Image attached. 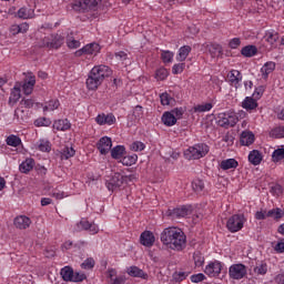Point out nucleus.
I'll return each mask as SVG.
<instances>
[{
	"mask_svg": "<svg viewBox=\"0 0 284 284\" xmlns=\"http://www.w3.org/2000/svg\"><path fill=\"white\" fill-rule=\"evenodd\" d=\"M161 59H162L163 63H172V61H174V52L162 51Z\"/></svg>",
	"mask_w": 284,
	"mask_h": 284,
	"instance_id": "09e8293b",
	"label": "nucleus"
},
{
	"mask_svg": "<svg viewBox=\"0 0 284 284\" xmlns=\"http://www.w3.org/2000/svg\"><path fill=\"white\" fill-rule=\"evenodd\" d=\"M63 281L72 282V278L74 277V270L70 266H64L60 272Z\"/></svg>",
	"mask_w": 284,
	"mask_h": 284,
	"instance_id": "e433bc0d",
	"label": "nucleus"
},
{
	"mask_svg": "<svg viewBox=\"0 0 284 284\" xmlns=\"http://www.w3.org/2000/svg\"><path fill=\"white\" fill-rule=\"evenodd\" d=\"M126 273L129 276H133V278H143L144 281L148 278V273L143 272V270L139 268L138 266L128 267Z\"/></svg>",
	"mask_w": 284,
	"mask_h": 284,
	"instance_id": "412c9836",
	"label": "nucleus"
},
{
	"mask_svg": "<svg viewBox=\"0 0 284 284\" xmlns=\"http://www.w3.org/2000/svg\"><path fill=\"white\" fill-rule=\"evenodd\" d=\"M155 79L158 81H165V79H168V69H164V68L158 69L155 72Z\"/></svg>",
	"mask_w": 284,
	"mask_h": 284,
	"instance_id": "5fc2aeb1",
	"label": "nucleus"
},
{
	"mask_svg": "<svg viewBox=\"0 0 284 284\" xmlns=\"http://www.w3.org/2000/svg\"><path fill=\"white\" fill-rule=\"evenodd\" d=\"M265 40L267 41V43H270L271 45H274L276 43V41H278V32L271 30V31H266L265 33Z\"/></svg>",
	"mask_w": 284,
	"mask_h": 284,
	"instance_id": "79ce46f5",
	"label": "nucleus"
},
{
	"mask_svg": "<svg viewBox=\"0 0 284 284\" xmlns=\"http://www.w3.org/2000/svg\"><path fill=\"white\" fill-rule=\"evenodd\" d=\"M19 99H21V88L14 87L11 90L10 97H9V105H14L19 102Z\"/></svg>",
	"mask_w": 284,
	"mask_h": 284,
	"instance_id": "c756f323",
	"label": "nucleus"
},
{
	"mask_svg": "<svg viewBox=\"0 0 284 284\" xmlns=\"http://www.w3.org/2000/svg\"><path fill=\"white\" fill-rule=\"evenodd\" d=\"M209 153L210 145L206 143H196L184 151V159L187 161H199V159L207 156Z\"/></svg>",
	"mask_w": 284,
	"mask_h": 284,
	"instance_id": "7ed1b4c3",
	"label": "nucleus"
},
{
	"mask_svg": "<svg viewBox=\"0 0 284 284\" xmlns=\"http://www.w3.org/2000/svg\"><path fill=\"white\" fill-rule=\"evenodd\" d=\"M193 261L195 267H203V265L205 264V257L203 256V253H201V251H195L193 253Z\"/></svg>",
	"mask_w": 284,
	"mask_h": 284,
	"instance_id": "4c0bfd02",
	"label": "nucleus"
},
{
	"mask_svg": "<svg viewBox=\"0 0 284 284\" xmlns=\"http://www.w3.org/2000/svg\"><path fill=\"white\" fill-rule=\"evenodd\" d=\"M67 45L70 50H77V48H81V41L75 40L72 37L67 38Z\"/></svg>",
	"mask_w": 284,
	"mask_h": 284,
	"instance_id": "3c124183",
	"label": "nucleus"
},
{
	"mask_svg": "<svg viewBox=\"0 0 284 284\" xmlns=\"http://www.w3.org/2000/svg\"><path fill=\"white\" fill-rule=\"evenodd\" d=\"M94 265H97V262L93 257H89L84 260V262L81 264L82 270H92L94 268Z\"/></svg>",
	"mask_w": 284,
	"mask_h": 284,
	"instance_id": "864d4df0",
	"label": "nucleus"
},
{
	"mask_svg": "<svg viewBox=\"0 0 284 284\" xmlns=\"http://www.w3.org/2000/svg\"><path fill=\"white\" fill-rule=\"evenodd\" d=\"M37 148L40 152H50L52 150V144L48 140H39Z\"/></svg>",
	"mask_w": 284,
	"mask_h": 284,
	"instance_id": "ea45409f",
	"label": "nucleus"
},
{
	"mask_svg": "<svg viewBox=\"0 0 284 284\" xmlns=\"http://www.w3.org/2000/svg\"><path fill=\"white\" fill-rule=\"evenodd\" d=\"M50 196H52L53 199H57L58 201H61V199H65V192L63 191H59V189H53L50 193Z\"/></svg>",
	"mask_w": 284,
	"mask_h": 284,
	"instance_id": "6e6d98bb",
	"label": "nucleus"
},
{
	"mask_svg": "<svg viewBox=\"0 0 284 284\" xmlns=\"http://www.w3.org/2000/svg\"><path fill=\"white\" fill-rule=\"evenodd\" d=\"M221 170L224 172L227 170H236L239 168V161L236 159H226L220 163Z\"/></svg>",
	"mask_w": 284,
	"mask_h": 284,
	"instance_id": "5701e85b",
	"label": "nucleus"
},
{
	"mask_svg": "<svg viewBox=\"0 0 284 284\" xmlns=\"http://www.w3.org/2000/svg\"><path fill=\"white\" fill-rule=\"evenodd\" d=\"M7 145H10L11 148H19L21 145V138L11 134L6 140Z\"/></svg>",
	"mask_w": 284,
	"mask_h": 284,
	"instance_id": "a19ab883",
	"label": "nucleus"
},
{
	"mask_svg": "<svg viewBox=\"0 0 284 284\" xmlns=\"http://www.w3.org/2000/svg\"><path fill=\"white\" fill-rule=\"evenodd\" d=\"M98 125H114L116 123V116L113 113H102L95 118Z\"/></svg>",
	"mask_w": 284,
	"mask_h": 284,
	"instance_id": "2eb2a0df",
	"label": "nucleus"
},
{
	"mask_svg": "<svg viewBox=\"0 0 284 284\" xmlns=\"http://www.w3.org/2000/svg\"><path fill=\"white\" fill-rule=\"evenodd\" d=\"M241 45V38H233L229 42L231 50H236Z\"/></svg>",
	"mask_w": 284,
	"mask_h": 284,
	"instance_id": "69168bd1",
	"label": "nucleus"
},
{
	"mask_svg": "<svg viewBox=\"0 0 284 284\" xmlns=\"http://www.w3.org/2000/svg\"><path fill=\"white\" fill-rule=\"evenodd\" d=\"M248 161L252 163V165H261V162L263 161V153L258 150H253L248 153Z\"/></svg>",
	"mask_w": 284,
	"mask_h": 284,
	"instance_id": "393cba45",
	"label": "nucleus"
},
{
	"mask_svg": "<svg viewBox=\"0 0 284 284\" xmlns=\"http://www.w3.org/2000/svg\"><path fill=\"white\" fill-rule=\"evenodd\" d=\"M257 53H258V49L256 48V45H253V44L243 47L241 50L242 57H246L248 59H251V57H256Z\"/></svg>",
	"mask_w": 284,
	"mask_h": 284,
	"instance_id": "bb28decb",
	"label": "nucleus"
},
{
	"mask_svg": "<svg viewBox=\"0 0 284 284\" xmlns=\"http://www.w3.org/2000/svg\"><path fill=\"white\" fill-rule=\"evenodd\" d=\"M253 272L257 274V276H265V274H267V263L261 262L253 268Z\"/></svg>",
	"mask_w": 284,
	"mask_h": 284,
	"instance_id": "37998d69",
	"label": "nucleus"
},
{
	"mask_svg": "<svg viewBox=\"0 0 284 284\" xmlns=\"http://www.w3.org/2000/svg\"><path fill=\"white\" fill-rule=\"evenodd\" d=\"M214 105L212 103L197 104L193 108L194 112H210Z\"/></svg>",
	"mask_w": 284,
	"mask_h": 284,
	"instance_id": "de8ad7c7",
	"label": "nucleus"
},
{
	"mask_svg": "<svg viewBox=\"0 0 284 284\" xmlns=\"http://www.w3.org/2000/svg\"><path fill=\"white\" fill-rule=\"evenodd\" d=\"M268 219H274V221H280L284 216V210L281 207H275L267 211Z\"/></svg>",
	"mask_w": 284,
	"mask_h": 284,
	"instance_id": "c9c22d12",
	"label": "nucleus"
},
{
	"mask_svg": "<svg viewBox=\"0 0 284 284\" xmlns=\"http://www.w3.org/2000/svg\"><path fill=\"white\" fill-rule=\"evenodd\" d=\"M229 276L233 278V281H241V278H245L247 276V266L242 263L233 264L229 267Z\"/></svg>",
	"mask_w": 284,
	"mask_h": 284,
	"instance_id": "6e6552de",
	"label": "nucleus"
},
{
	"mask_svg": "<svg viewBox=\"0 0 284 284\" xmlns=\"http://www.w3.org/2000/svg\"><path fill=\"white\" fill-rule=\"evenodd\" d=\"M216 123L220 128L230 130V128H234L236 123H239V115L232 110L219 113L216 116Z\"/></svg>",
	"mask_w": 284,
	"mask_h": 284,
	"instance_id": "20e7f679",
	"label": "nucleus"
},
{
	"mask_svg": "<svg viewBox=\"0 0 284 284\" xmlns=\"http://www.w3.org/2000/svg\"><path fill=\"white\" fill-rule=\"evenodd\" d=\"M71 128H72V124L68 119L55 120L53 122V130H57L58 132H67V130H70Z\"/></svg>",
	"mask_w": 284,
	"mask_h": 284,
	"instance_id": "aec40b11",
	"label": "nucleus"
},
{
	"mask_svg": "<svg viewBox=\"0 0 284 284\" xmlns=\"http://www.w3.org/2000/svg\"><path fill=\"white\" fill-rule=\"evenodd\" d=\"M59 105H61V102H59V100H50L43 105V112H54V110H59Z\"/></svg>",
	"mask_w": 284,
	"mask_h": 284,
	"instance_id": "f704fd0d",
	"label": "nucleus"
},
{
	"mask_svg": "<svg viewBox=\"0 0 284 284\" xmlns=\"http://www.w3.org/2000/svg\"><path fill=\"white\" fill-rule=\"evenodd\" d=\"M19 19H32L34 17V10L22 7L18 10Z\"/></svg>",
	"mask_w": 284,
	"mask_h": 284,
	"instance_id": "473e14b6",
	"label": "nucleus"
},
{
	"mask_svg": "<svg viewBox=\"0 0 284 284\" xmlns=\"http://www.w3.org/2000/svg\"><path fill=\"white\" fill-rule=\"evenodd\" d=\"M246 221L245 215L234 214L227 219L226 230H229L231 234H236V232H241V230H243Z\"/></svg>",
	"mask_w": 284,
	"mask_h": 284,
	"instance_id": "423d86ee",
	"label": "nucleus"
},
{
	"mask_svg": "<svg viewBox=\"0 0 284 284\" xmlns=\"http://www.w3.org/2000/svg\"><path fill=\"white\" fill-rule=\"evenodd\" d=\"M34 85H37V77L29 74L22 85L23 94H26L27 97L32 94V92L34 91Z\"/></svg>",
	"mask_w": 284,
	"mask_h": 284,
	"instance_id": "a211bd4d",
	"label": "nucleus"
},
{
	"mask_svg": "<svg viewBox=\"0 0 284 284\" xmlns=\"http://www.w3.org/2000/svg\"><path fill=\"white\" fill-rule=\"evenodd\" d=\"M160 101L162 105H170V103H172V98L168 92H164L160 95Z\"/></svg>",
	"mask_w": 284,
	"mask_h": 284,
	"instance_id": "e2e57ef3",
	"label": "nucleus"
},
{
	"mask_svg": "<svg viewBox=\"0 0 284 284\" xmlns=\"http://www.w3.org/2000/svg\"><path fill=\"white\" fill-rule=\"evenodd\" d=\"M222 270H223V264L215 260L213 262H210L205 266L204 274H206V276H210V278H216V276L221 274Z\"/></svg>",
	"mask_w": 284,
	"mask_h": 284,
	"instance_id": "9b49d317",
	"label": "nucleus"
},
{
	"mask_svg": "<svg viewBox=\"0 0 284 284\" xmlns=\"http://www.w3.org/2000/svg\"><path fill=\"white\" fill-rule=\"evenodd\" d=\"M112 69L105 64L95 65L89 73L87 79V88L88 90H99V85L103 83V81L111 77Z\"/></svg>",
	"mask_w": 284,
	"mask_h": 284,
	"instance_id": "f03ea898",
	"label": "nucleus"
},
{
	"mask_svg": "<svg viewBox=\"0 0 284 284\" xmlns=\"http://www.w3.org/2000/svg\"><path fill=\"white\" fill-rule=\"evenodd\" d=\"M131 150H133V152H143L145 144L141 141H135L131 144Z\"/></svg>",
	"mask_w": 284,
	"mask_h": 284,
	"instance_id": "4d7b16f0",
	"label": "nucleus"
},
{
	"mask_svg": "<svg viewBox=\"0 0 284 284\" xmlns=\"http://www.w3.org/2000/svg\"><path fill=\"white\" fill-rule=\"evenodd\" d=\"M33 168L34 159L29 158L20 164L19 170L20 172H22V174H28V172H31V170H33Z\"/></svg>",
	"mask_w": 284,
	"mask_h": 284,
	"instance_id": "c85d7f7f",
	"label": "nucleus"
},
{
	"mask_svg": "<svg viewBox=\"0 0 284 284\" xmlns=\"http://www.w3.org/2000/svg\"><path fill=\"white\" fill-rule=\"evenodd\" d=\"M123 183V175L121 173H114L111 179L106 181L105 185L109 192H114V190H119Z\"/></svg>",
	"mask_w": 284,
	"mask_h": 284,
	"instance_id": "ddd939ff",
	"label": "nucleus"
},
{
	"mask_svg": "<svg viewBox=\"0 0 284 284\" xmlns=\"http://www.w3.org/2000/svg\"><path fill=\"white\" fill-rule=\"evenodd\" d=\"M65 42V38L59 33H51L44 37L39 45L41 48H48V50H59L61 45Z\"/></svg>",
	"mask_w": 284,
	"mask_h": 284,
	"instance_id": "39448f33",
	"label": "nucleus"
},
{
	"mask_svg": "<svg viewBox=\"0 0 284 284\" xmlns=\"http://www.w3.org/2000/svg\"><path fill=\"white\" fill-rule=\"evenodd\" d=\"M136 161H139V155L131 154L125 156L123 155L120 163H122V165H126V168H130L131 165H134Z\"/></svg>",
	"mask_w": 284,
	"mask_h": 284,
	"instance_id": "2f4dec72",
	"label": "nucleus"
},
{
	"mask_svg": "<svg viewBox=\"0 0 284 284\" xmlns=\"http://www.w3.org/2000/svg\"><path fill=\"white\" fill-rule=\"evenodd\" d=\"M85 278H88V276H85V273H79V272H73V278H72V283H81L83 281H85Z\"/></svg>",
	"mask_w": 284,
	"mask_h": 284,
	"instance_id": "13d9d810",
	"label": "nucleus"
},
{
	"mask_svg": "<svg viewBox=\"0 0 284 284\" xmlns=\"http://www.w3.org/2000/svg\"><path fill=\"white\" fill-rule=\"evenodd\" d=\"M207 48H209V52L213 59L216 57H221V54H223V47H221V44L212 43V44L207 45Z\"/></svg>",
	"mask_w": 284,
	"mask_h": 284,
	"instance_id": "72a5a7b5",
	"label": "nucleus"
},
{
	"mask_svg": "<svg viewBox=\"0 0 284 284\" xmlns=\"http://www.w3.org/2000/svg\"><path fill=\"white\" fill-rule=\"evenodd\" d=\"M166 214L173 220L185 219V216H190V214H192V205H182L175 209H169Z\"/></svg>",
	"mask_w": 284,
	"mask_h": 284,
	"instance_id": "1a4fd4ad",
	"label": "nucleus"
},
{
	"mask_svg": "<svg viewBox=\"0 0 284 284\" xmlns=\"http://www.w3.org/2000/svg\"><path fill=\"white\" fill-rule=\"evenodd\" d=\"M13 225L17 230H28L32 225V220L26 215H19L13 220Z\"/></svg>",
	"mask_w": 284,
	"mask_h": 284,
	"instance_id": "f3484780",
	"label": "nucleus"
},
{
	"mask_svg": "<svg viewBox=\"0 0 284 284\" xmlns=\"http://www.w3.org/2000/svg\"><path fill=\"white\" fill-rule=\"evenodd\" d=\"M133 116H134V119H136L138 121H140L141 119H143V106L136 105V106L133 109Z\"/></svg>",
	"mask_w": 284,
	"mask_h": 284,
	"instance_id": "680f3d73",
	"label": "nucleus"
},
{
	"mask_svg": "<svg viewBox=\"0 0 284 284\" xmlns=\"http://www.w3.org/2000/svg\"><path fill=\"white\" fill-rule=\"evenodd\" d=\"M192 189L194 190V192H196V194H201V192L205 190V183L203 182V180L196 179L192 182Z\"/></svg>",
	"mask_w": 284,
	"mask_h": 284,
	"instance_id": "a18cd8bd",
	"label": "nucleus"
},
{
	"mask_svg": "<svg viewBox=\"0 0 284 284\" xmlns=\"http://www.w3.org/2000/svg\"><path fill=\"white\" fill-rule=\"evenodd\" d=\"M162 123H164L166 128H172V125H176V118H174L172 111H165L162 114Z\"/></svg>",
	"mask_w": 284,
	"mask_h": 284,
	"instance_id": "b1692460",
	"label": "nucleus"
},
{
	"mask_svg": "<svg viewBox=\"0 0 284 284\" xmlns=\"http://www.w3.org/2000/svg\"><path fill=\"white\" fill-rule=\"evenodd\" d=\"M20 105L22 108H28V109L33 108L34 106V100H32V99H22L21 102H20Z\"/></svg>",
	"mask_w": 284,
	"mask_h": 284,
	"instance_id": "338daca9",
	"label": "nucleus"
},
{
	"mask_svg": "<svg viewBox=\"0 0 284 284\" xmlns=\"http://www.w3.org/2000/svg\"><path fill=\"white\" fill-rule=\"evenodd\" d=\"M100 154L105 155L112 150V139L109 136L101 138L97 143Z\"/></svg>",
	"mask_w": 284,
	"mask_h": 284,
	"instance_id": "4468645a",
	"label": "nucleus"
},
{
	"mask_svg": "<svg viewBox=\"0 0 284 284\" xmlns=\"http://www.w3.org/2000/svg\"><path fill=\"white\" fill-rule=\"evenodd\" d=\"M161 243L169 247V250H173L174 252H183V250L187 245V236L183 230L169 226L162 231L160 234Z\"/></svg>",
	"mask_w": 284,
	"mask_h": 284,
	"instance_id": "f257e3e1",
	"label": "nucleus"
},
{
	"mask_svg": "<svg viewBox=\"0 0 284 284\" xmlns=\"http://www.w3.org/2000/svg\"><path fill=\"white\" fill-rule=\"evenodd\" d=\"M226 81L230 85H232V88L239 89L241 88V82L243 81V73L236 69H232L226 75Z\"/></svg>",
	"mask_w": 284,
	"mask_h": 284,
	"instance_id": "f8f14e48",
	"label": "nucleus"
},
{
	"mask_svg": "<svg viewBox=\"0 0 284 284\" xmlns=\"http://www.w3.org/2000/svg\"><path fill=\"white\" fill-rule=\"evenodd\" d=\"M156 241V237L154 236V233L151 231H144L140 235V243L144 247H152Z\"/></svg>",
	"mask_w": 284,
	"mask_h": 284,
	"instance_id": "dca6fc26",
	"label": "nucleus"
},
{
	"mask_svg": "<svg viewBox=\"0 0 284 284\" xmlns=\"http://www.w3.org/2000/svg\"><path fill=\"white\" fill-rule=\"evenodd\" d=\"M111 156L115 161H119V159H123V156H125V146L116 145L113 149H111Z\"/></svg>",
	"mask_w": 284,
	"mask_h": 284,
	"instance_id": "7c9ffc66",
	"label": "nucleus"
},
{
	"mask_svg": "<svg viewBox=\"0 0 284 284\" xmlns=\"http://www.w3.org/2000/svg\"><path fill=\"white\" fill-rule=\"evenodd\" d=\"M270 135L273 138V139H284V126H276L274 128Z\"/></svg>",
	"mask_w": 284,
	"mask_h": 284,
	"instance_id": "49530a36",
	"label": "nucleus"
},
{
	"mask_svg": "<svg viewBox=\"0 0 284 284\" xmlns=\"http://www.w3.org/2000/svg\"><path fill=\"white\" fill-rule=\"evenodd\" d=\"M77 154V151L72 146H65L61 152V159L68 161V159H72Z\"/></svg>",
	"mask_w": 284,
	"mask_h": 284,
	"instance_id": "58836bf2",
	"label": "nucleus"
},
{
	"mask_svg": "<svg viewBox=\"0 0 284 284\" xmlns=\"http://www.w3.org/2000/svg\"><path fill=\"white\" fill-rule=\"evenodd\" d=\"M101 52V45L97 42L89 43L82 49L74 52V57H83L87 54L89 57H97Z\"/></svg>",
	"mask_w": 284,
	"mask_h": 284,
	"instance_id": "9d476101",
	"label": "nucleus"
},
{
	"mask_svg": "<svg viewBox=\"0 0 284 284\" xmlns=\"http://www.w3.org/2000/svg\"><path fill=\"white\" fill-rule=\"evenodd\" d=\"M51 123L52 121L48 118H40L34 121L36 128H49Z\"/></svg>",
	"mask_w": 284,
	"mask_h": 284,
	"instance_id": "603ef678",
	"label": "nucleus"
},
{
	"mask_svg": "<svg viewBox=\"0 0 284 284\" xmlns=\"http://www.w3.org/2000/svg\"><path fill=\"white\" fill-rule=\"evenodd\" d=\"M274 70H276V63L272 61L266 62L261 69L263 79H267Z\"/></svg>",
	"mask_w": 284,
	"mask_h": 284,
	"instance_id": "cd10ccee",
	"label": "nucleus"
},
{
	"mask_svg": "<svg viewBox=\"0 0 284 284\" xmlns=\"http://www.w3.org/2000/svg\"><path fill=\"white\" fill-rule=\"evenodd\" d=\"M187 276H190V273L187 272H175L173 273V281L174 283H182Z\"/></svg>",
	"mask_w": 284,
	"mask_h": 284,
	"instance_id": "8fccbe9b",
	"label": "nucleus"
},
{
	"mask_svg": "<svg viewBox=\"0 0 284 284\" xmlns=\"http://www.w3.org/2000/svg\"><path fill=\"white\" fill-rule=\"evenodd\" d=\"M185 70V62L176 63L172 68L173 74H181Z\"/></svg>",
	"mask_w": 284,
	"mask_h": 284,
	"instance_id": "bf43d9fd",
	"label": "nucleus"
},
{
	"mask_svg": "<svg viewBox=\"0 0 284 284\" xmlns=\"http://www.w3.org/2000/svg\"><path fill=\"white\" fill-rule=\"evenodd\" d=\"M192 52V47L190 45H183L179 49L176 61L183 62L187 57H190V53Z\"/></svg>",
	"mask_w": 284,
	"mask_h": 284,
	"instance_id": "a878e982",
	"label": "nucleus"
},
{
	"mask_svg": "<svg viewBox=\"0 0 284 284\" xmlns=\"http://www.w3.org/2000/svg\"><path fill=\"white\" fill-rule=\"evenodd\" d=\"M284 159V148H278L273 151L272 153V161L273 163H278V161H283Z\"/></svg>",
	"mask_w": 284,
	"mask_h": 284,
	"instance_id": "c03bdc74",
	"label": "nucleus"
},
{
	"mask_svg": "<svg viewBox=\"0 0 284 284\" xmlns=\"http://www.w3.org/2000/svg\"><path fill=\"white\" fill-rule=\"evenodd\" d=\"M274 250H275V252H277V254H283L284 253V239L281 240L280 242H277Z\"/></svg>",
	"mask_w": 284,
	"mask_h": 284,
	"instance_id": "774afa93",
	"label": "nucleus"
},
{
	"mask_svg": "<svg viewBox=\"0 0 284 284\" xmlns=\"http://www.w3.org/2000/svg\"><path fill=\"white\" fill-rule=\"evenodd\" d=\"M270 192L273 196H281L283 194V186H281V184H275L271 187Z\"/></svg>",
	"mask_w": 284,
	"mask_h": 284,
	"instance_id": "052dcab7",
	"label": "nucleus"
},
{
	"mask_svg": "<svg viewBox=\"0 0 284 284\" xmlns=\"http://www.w3.org/2000/svg\"><path fill=\"white\" fill-rule=\"evenodd\" d=\"M205 274L203 273H197V274H193L191 275V282L192 283H203V281H205Z\"/></svg>",
	"mask_w": 284,
	"mask_h": 284,
	"instance_id": "0e129e2a",
	"label": "nucleus"
},
{
	"mask_svg": "<svg viewBox=\"0 0 284 284\" xmlns=\"http://www.w3.org/2000/svg\"><path fill=\"white\" fill-rule=\"evenodd\" d=\"M242 108L243 110H246V112H254L256 108H258V100H255V98L246 97L242 101Z\"/></svg>",
	"mask_w": 284,
	"mask_h": 284,
	"instance_id": "6ab92c4d",
	"label": "nucleus"
},
{
	"mask_svg": "<svg viewBox=\"0 0 284 284\" xmlns=\"http://www.w3.org/2000/svg\"><path fill=\"white\" fill-rule=\"evenodd\" d=\"M99 8V0H75L72 4V9L75 12H90V10H97Z\"/></svg>",
	"mask_w": 284,
	"mask_h": 284,
	"instance_id": "0eeeda50",
	"label": "nucleus"
},
{
	"mask_svg": "<svg viewBox=\"0 0 284 284\" xmlns=\"http://www.w3.org/2000/svg\"><path fill=\"white\" fill-rule=\"evenodd\" d=\"M254 133L251 131H243L240 136V143L241 145L250 146L254 143Z\"/></svg>",
	"mask_w": 284,
	"mask_h": 284,
	"instance_id": "4be33fe9",
	"label": "nucleus"
}]
</instances>
